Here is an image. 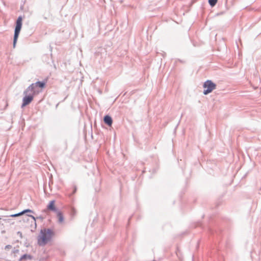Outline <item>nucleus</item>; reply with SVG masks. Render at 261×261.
Returning a JSON list of instances; mask_svg holds the SVG:
<instances>
[{
    "instance_id": "nucleus-1",
    "label": "nucleus",
    "mask_w": 261,
    "mask_h": 261,
    "mask_svg": "<svg viewBox=\"0 0 261 261\" xmlns=\"http://www.w3.org/2000/svg\"><path fill=\"white\" fill-rule=\"evenodd\" d=\"M54 232L49 228L41 229L40 235L38 237V243L40 246H44L51 239Z\"/></svg>"
},
{
    "instance_id": "nucleus-2",
    "label": "nucleus",
    "mask_w": 261,
    "mask_h": 261,
    "mask_svg": "<svg viewBox=\"0 0 261 261\" xmlns=\"http://www.w3.org/2000/svg\"><path fill=\"white\" fill-rule=\"evenodd\" d=\"M22 18L21 16H19L16 21V25L14 30V35L13 38V47H15L20 32L22 27Z\"/></svg>"
},
{
    "instance_id": "nucleus-3",
    "label": "nucleus",
    "mask_w": 261,
    "mask_h": 261,
    "mask_svg": "<svg viewBox=\"0 0 261 261\" xmlns=\"http://www.w3.org/2000/svg\"><path fill=\"white\" fill-rule=\"evenodd\" d=\"M27 91V89L23 92V95H24V96L22 99V103L21 105L22 108L29 105L33 100V95L34 94H33L31 91Z\"/></svg>"
},
{
    "instance_id": "nucleus-4",
    "label": "nucleus",
    "mask_w": 261,
    "mask_h": 261,
    "mask_svg": "<svg viewBox=\"0 0 261 261\" xmlns=\"http://www.w3.org/2000/svg\"><path fill=\"white\" fill-rule=\"evenodd\" d=\"M205 90L203 91V94L207 95L211 93L216 88V85L211 80L205 81L203 85Z\"/></svg>"
},
{
    "instance_id": "nucleus-5",
    "label": "nucleus",
    "mask_w": 261,
    "mask_h": 261,
    "mask_svg": "<svg viewBox=\"0 0 261 261\" xmlns=\"http://www.w3.org/2000/svg\"><path fill=\"white\" fill-rule=\"evenodd\" d=\"M45 85L44 82H37L35 83L31 84L30 86L27 88V91H31L33 94H35L38 92L37 88H43Z\"/></svg>"
},
{
    "instance_id": "nucleus-6",
    "label": "nucleus",
    "mask_w": 261,
    "mask_h": 261,
    "mask_svg": "<svg viewBox=\"0 0 261 261\" xmlns=\"http://www.w3.org/2000/svg\"><path fill=\"white\" fill-rule=\"evenodd\" d=\"M49 211L56 213L58 211L55 206V201L54 200L50 201L48 204L47 205L46 208L43 210V212L46 214H47Z\"/></svg>"
},
{
    "instance_id": "nucleus-7",
    "label": "nucleus",
    "mask_w": 261,
    "mask_h": 261,
    "mask_svg": "<svg viewBox=\"0 0 261 261\" xmlns=\"http://www.w3.org/2000/svg\"><path fill=\"white\" fill-rule=\"evenodd\" d=\"M104 122L109 126H111L113 123V120L111 116L106 115L103 118Z\"/></svg>"
},
{
    "instance_id": "nucleus-8",
    "label": "nucleus",
    "mask_w": 261,
    "mask_h": 261,
    "mask_svg": "<svg viewBox=\"0 0 261 261\" xmlns=\"http://www.w3.org/2000/svg\"><path fill=\"white\" fill-rule=\"evenodd\" d=\"M57 216L58 218V222L59 224H62L64 221V217L61 211H58L57 212Z\"/></svg>"
},
{
    "instance_id": "nucleus-9",
    "label": "nucleus",
    "mask_w": 261,
    "mask_h": 261,
    "mask_svg": "<svg viewBox=\"0 0 261 261\" xmlns=\"http://www.w3.org/2000/svg\"><path fill=\"white\" fill-rule=\"evenodd\" d=\"M32 257L31 255L25 254H23L19 259V261H21L24 259H31Z\"/></svg>"
},
{
    "instance_id": "nucleus-10",
    "label": "nucleus",
    "mask_w": 261,
    "mask_h": 261,
    "mask_svg": "<svg viewBox=\"0 0 261 261\" xmlns=\"http://www.w3.org/2000/svg\"><path fill=\"white\" fill-rule=\"evenodd\" d=\"M30 217H31L32 219H33L34 220H36V219H39L41 220H43L44 219V217H43V216H40L37 218H35L34 216L33 215H28Z\"/></svg>"
},
{
    "instance_id": "nucleus-11",
    "label": "nucleus",
    "mask_w": 261,
    "mask_h": 261,
    "mask_svg": "<svg viewBox=\"0 0 261 261\" xmlns=\"http://www.w3.org/2000/svg\"><path fill=\"white\" fill-rule=\"evenodd\" d=\"M218 0H208V3L212 7L216 5Z\"/></svg>"
},
{
    "instance_id": "nucleus-12",
    "label": "nucleus",
    "mask_w": 261,
    "mask_h": 261,
    "mask_svg": "<svg viewBox=\"0 0 261 261\" xmlns=\"http://www.w3.org/2000/svg\"><path fill=\"white\" fill-rule=\"evenodd\" d=\"M28 212L33 213V212L30 209L24 210L23 211L21 212V213H22V215Z\"/></svg>"
},
{
    "instance_id": "nucleus-13",
    "label": "nucleus",
    "mask_w": 261,
    "mask_h": 261,
    "mask_svg": "<svg viewBox=\"0 0 261 261\" xmlns=\"http://www.w3.org/2000/svg\"><path fill=\"white\" fill-rule=\"evenodd\" d=\"M21 215H22V213L21 212H20V213H18L17 214L11 215L10 217H18V216H21Z\"/></svg>"
},
{
    "instance_id": "nucleus-14",
    "label": "nucleus",
    "mask_w": 261,
    "mask_h": 261,
    "mask_svg": "<svg viewBox=\"0 0 261 261\" xmlns=\"http://www.w3.org/2000/svg\"><path fill=\"white\" fill-rule=\"evenodd\" d=\"M18 252H19V250L16 249L15 248L12 251V253L14 254H16V253H18Z\"/></svg>"
},
{
    "instance_id": "nucleus-15",
    "label": "nucleus",
    "mask_w": 261,
    "mask_h": 261,
    "mask_svg": "<svg viewBox=\"0 0 261 261\" xmlns=\"http://www.w3.org/2000/svg\"><path fill=\"white\" fill-rule=\"evenodd\" d=\"M12 248V246L11 245H7L5 247V250H8V249H10Z\"/></svg>"
},
{
    "instance_id": "nucleus-16",
    "label": "nucleus",
    "mask_w": 261,
    "mask_h": 261,
    "mask_svg": "<svg viewBox=\"0 0 261 261\" xmlns=\"http://www.w3.org/2000/svg\"><path fill=\"white\" fill-rule=\"evenodd\" d=\"M76 191V187H74V190H73V194L75 193Z\"/></svg>"
}]
</instances>
